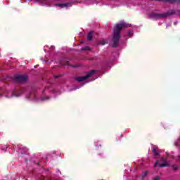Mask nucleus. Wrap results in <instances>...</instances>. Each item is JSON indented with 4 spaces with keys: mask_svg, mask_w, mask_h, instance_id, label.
I'll list each match as a JSON object with an SVG mask.
<instances>
[{
    "mask_svg": "<svg viewBox=\"0 0 180 180\" xmlns=\"http://www.w3.org/2000/svg\"><path fill=\"white\" fill-rule=\"evenodd\" d=\"M171 167L173 168L174 171H178V167L174 166V165H172Z\"/></svg>",
    "mask_w": 180,
    "mask_h": 180,
    "instance_id": "15",
    "label": "nucleus"
},
{
    "mask_svg": "<svg viewBox=\"0 0 180 180\" xmlns=\"http://www.w3.org/2000/svg\"><path fill=\"white\" fill-rule=\"evenodd\" d=\"M87 40H89V41H92V32H90L87 34Z\"/></svg>",
    "mask_w": 180,
    "mask_h": 180,
    "instance_id": "11",
    "label": "nucleus"
},
{
    "mask_svg": "<svg viewBox=\"0 0 180 180\" xmlns=\"http://www.w3.org/2000/svg\"><path fill=\"white\" fill-rule=\"evenodd\" d=\"M130 27V25L127 24L124 21H121L120 23H117L114 27L113 36H112V47L116 48L119 46V41L120 40V32L123 29H127Z\"/></svg>",
    "mask_w": 180,
    "mask_h": 180,
    "instance_id": "1",
    "label": "nucleus"
},
{
    "mask_svg": "<svg viewBox=\"0 0 180 180\" xmlns=\"http://www.w3.org/2000/svg\"><path fill=\"white\" fill-rule=\"evenodd\" d=\"M152 152L153 153V155H155V157H158V155H160L158 150H157V148H153L152 149Z\"/></svg>",
    "mask_w": 180,
    "mask_h": 180,
    "instance_id": "9",
    "label": "nucleus"
},
{
    "mask_svg": "<svg viewBox=\"0 0 180 180\" xmlns=\"http://www.w3.org/2000/svg\"><path fill=\"white\" fill-rule=\"evenodd\" d=\"M49 99V96H45L42 98V101H47Z\"/></svg>",
    "mask_w": 180,
    "mask_h": 180,
    "instance_id": "17",
    "label": "nucleus"
},
{
    "mask_svg": "<svg viewBox=\"0 0 180 180\" xmlns=\"http://www.w3.org/2000/svg\"><path fill=\"white\" fill-rule=\"evenodd\" d=\"M16 96H19V95H16Z\"/></svg>",
    "mask_w": 180,
    "mask_h": 180,
    "instance_id": "21",
    "label": "nucleus"
},
{
    "mask_svg": "<svg viewBox=\"0 0 180 180\" xmlns=\"http://www.w3.org/2000/svg\"><path fill=\"white\" fill-rule=\"evenodd\" d=\"M96 72V70H91L87 73L86 76L77 77L76 81H78L79 82H82V81H85V79H88V78H91V77L94 75V74H95Z\"/></svg>",
    "mask_w": 180,
    "mask_h": 180,
    "instance_id": "3",
    "label": "nucleus"
},
{
    "mask_svg": "<svg viewBox=\"0 0 180 180\" xmlns=\"http://www.w3.org/2000/svg\"><path fill=\"white\" fill-rule=\"evenodd\" d=\"M128 34H129V36H131V32L129 31V32H128Z\"/></svg>",
    "mask_w": 180,
    "mask_h": 180,
    "instance_id": "20",
    "label": "nucleus"
},
{
    "mask_svg": "<svg viewBox=\"0 0 180 180\" xmlns=\"http://www.w3.org/2000/svg\"><path fill=\"white\" fill-rule=\"evenodd\" d=\"M100 44H102V46H105V44H108V41H105L104 40L101 41Z\"/></svg>",
    "mask_w": 180,
    "mask_h": 180,
    "instance_id": "14",
    "label": "nucleus"
},
{
    "mask_svg": "<svg viewBox=\"0 0 180 180\" xmlns=\"http://www.w3.org/2000/svg\"><path fill=\"white\" fill-rule=\"evenodd\" d=\"M157 165H158V167H169V164L168 163L158 164V160H157L156 162H155V165H154L155 168L157 167Z\"/></svg>",
    "mask_w": 180,
    "mask_h": 180,
    "instance_id": "7",
    "label": "nucleus"
},
{
    "mask_svg": "<svg viewBox=\"0 0 180 180\" xmlns=\"http://www.w3.org/2000/svg\"><path fill=\"white\" fill-rule=\"evenodd\" d=\"M60 64L62 65H70V62L68 61V59L63 58L60 60Z\"/></svg>",
    "mask_w": 180,
    "mask_h": 180,
    "instance_id": "8",
    "label": "nucleus"
},
{
    "mask_svg": "<svg viewBox=\"0 0 180 180\" xmlns=\"http://www.w3.org/2000/svg\"><path fill=\"white\" fill-rule=\"evenodd\" d=\"M53 77H54V78H60V75H54Z\"/></svg>",
    "mask_w": 180,
    "mask_h": 180,
    "instance_id": "19",
    "label": "nucleus"
},
{
    "mask_svg": "<svg viewBox=\"0 0 180 180\" xmlns=\"http://www.w3.org/2000/svg\"><path fill=\"white\" fill-rule=\"evenodd\" d=\"M82 51H89L91 50V48H89V46H84L83 48H82Z\"/></svg>",
    "mask_w": 180,
    "mask_h": 180,
    "instance_id": "13",
    "label": "nucleus"
},
{
    "mask_svg": "<svg viewBox=\"0 0 180 180\" xmlns=\"http://www.w3.org/2000/svg\"><path fill=\"white\" fill-rule=\"evenodd\" d=\"M154 180H160V177L157 176L156 177H155Z\"/></svg>",
    "mask_w": 180,
    "mask_h": 180,
    "instance_id": "18",
    "label": "nucleus"
},
{
    "mask_svg": "<svg viewBox=\"0 0 180 180\" xmlns=\"http://www.w3.org/2000/svg\"><path fill=\"white\" fill-rule=\"evenodd\" d=\"M161 161H162V162L166 163L167 162V159L165 158H162Z\"/></svg>",
    "mask_w": 180,
    "mask_h": 180,
    "instance_id": "16",
    "label": "nucleus"
},
{
    "mask_svg": "<svg viewBox=\"0 0 180 180\" xmlns=\"http://www.w3.org/2000/svg\"><path fill=\"white\" fill-rule=\"evenodd\" d=\"M175 13V11L170 10L167 13H151L149 14V17L151 19H164L165 18H168V16H172Z\"/></svg>",
    "mask_w": 180,
    "mask_h": 180,
    "instance_id": "2",
    "label": "nucleus"
},
{
    "mask_svg": "<svg viewBox=\"0 0 180 180\" xmlns=\"http://www.w3.org/2000/svg\"><path fill=\"white\" fill-rule=\"evenodd\" d=\"M55 6H59L60 8H68V6H72V1L65 4H56Z\"/></svg>",
    "mask_w": 180,
    "mask_h": 180,
    "instance_id": "5",
    "label": "nucleus"
},
{
    "mask_svg": "<svg viewBox=\"0 0 180 180\" xmlns=\"http://www.w3.org/2000/svg\"><path fill=\"white\" fill-rule=\"evenodd\" d=\"M37 2H39L41 5H43L47 2V0H36Z\"/></svg>",
    "mask_w": 180,
    "mask_h": 180,
    "instance_id": "12",
    "label": "nucleus"
},
{
    "mask_svg": "<svg viewBox=\"0 0 180 180\" xmlns=\"http://www.w3.org/2000/svg\"><path fill=\"white\" fill-rule=\"evenodd\" d=\"M150 1H159V2H169V4H180V0H150Z\"/></svg>",
    "mask_w": 180,
    "mask_h": 180,
    "instance_id": "6",
    "label": "nucleus"
},
{
    "mask_svg": "<svg viewBox=\"0 0 180 180\" xmlns=\"http://www.w3.org/2000/svg\"><path fill=\"white\" fill-rule=\"evenodd\" d=\"M14 79L16 82H26L27 81V75H18L14 77Z\"/></svg>",
    "mask_w": 180,
    "mask_h": 180,
    "instance_id": "4",
    "label": "nucleus"
},
{
    "mask_svg": "<svg viewBox=\"0 0 180 180\" xmlns=\"http://www.w3.org/2000/svg\"><path fill=\"white\" fill-rule=\"evenodd\" d=\"M147 175H148V171L143 172V173L141 175V179H144Z\"/></svg>",
    "mask_w": 180,
    "mask_h": 180,
    "instance_id": "10",
    "label": "nucleus"
}]
</instances>
